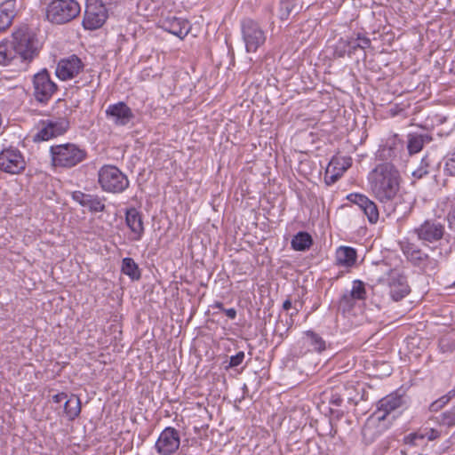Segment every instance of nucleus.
Here are the masks:
<instances>
[{
  "instance_id": "864d4df0",
  "label": "nucleus",
  "mask_w": 455,
  "mask_h": 455,
  "mask_svg": "<svg viewBox=\"0 0 455 455\" xmlns=\"http://www.w3.org/2000/svg\"><path fill=\"white\" fill-rule=\"evenodd\" d=\"M429 251L434 254L435 252V251L434 249H430L429 248Z\"/></svg>"
},
{
  "instance_id": "1a4fd4ad",
  "label": "nucleus",
  "mask_w": 455,
  "mask_h": 455,
  "mask_svg": "<svg viewBox=\"0 0 455 455\" xmlns=\"http://www.w3.org/2000/svg\"><path fill=\"white\" fill-rule=\"evenodd\" d=\"M33 96L41 105H47L58 90L57 84L52 80L46 68H43L33 76Z\"/></svg>"
},
{
  "instance_id": "7c9ffc66",
  "label": "nucleus",
  "mask_w": 455,
  "mask_h": 455,
  "mask_svg": "<svg viewBox=\"0 0 455 455\" xmlns=\"http://www.w3.org/2000/svg\"><path fill=\"white\" fill-rule=\"evenodd\" d=\"M122 272L132 280H139L140 278L139 267L132 258H124L123 259Z\"/></svg>"
},
{
  "instance_id": "3c124183",
  "label": "nucleus",
  "mask_w": 455,
  "mask_h": 455,
  "mask_svg": "<svg viewBox=\"0 0 455 455\" xmlns=\"http://www.w3.org/2000/svg\"><path fill=\"white\" fill-rule=\"evenodd\" d=\"M212 308H218L220 310H222L224 311V307H223V304L221 302H219V301H216L212 306Z\"/></svg>"
},
{
  "instance_id": "4c0bfd02",
  "label": "nucleus",
  "mask_w": 455,
  "mask_h": 455,
  "mask_svg": "<svg viewBox=\"0 0 455 455\" xmlns=\"http://www.w3.org/2000/svg\"><path fill=\"white\" fill-rule=\"evenodd\" d=\"M339 44L344 48V52H347L348 55L355 53V52L360 49L357 45L356 39L354 37L347 40H340Z\"/></svg>"
},
{
  "instance_id": "9b49d317",
  "label": "nucleus",
  "mask_w": 455,
  "mask_h": 455,
  "mask_svg": "<svg viewBox=\"0 0 455 455\" xmlns=\"http://www.w3.org/2000/svg\"><path fill=\"white\" fill-rule=\"evenodd\" d=\"M27 167L23 153L13 146H9L0 151V171L11 175L22 173Z\"/></svg>"
},
{
  "instance_id": "79ce46f5",
  "label": "nucleus",
  "mask_w": 455,
  "mask_h": 455,
  "mask_svg": "<svg viewBox=\"0 0 455 455\" xmlns=\"http://www.w3.org/2000/svg\"><path fill=\"white\" fill-rule=\"evenodd\" d=\"M90 194H84L81 191H76L73 193L72 197L73 199L77 202L80 205L83 207L85 204V201L88 199Z\"/></svg>"
},
{
  "instance_id": "37998d69",
  "label": "nucleus",
  "mask_w": 455,
  "mask_h": 455,
  "mask_svg": "<svg viewBox=\"0 0 455 455\" xmlns=\"http://www.w3.org/2000/svg\"><path fill=\"white\" fill-rule=\"evenodd\" d=\"M447 220L451 228H455V203L451 205L447 215Z\"/></svg>"
},
{
  "instance_id": "393cba45",
  "label": "nucleus",
  "mask_w": 455,
  "mask_h": 455,
  "mask_svg": "<svg viewBox=\"0 0 455 455\" xmlns=\"http://www.w3.org/2000/svg\"><path fill=\"white\" fill-rule=\"evenodd\" d=\"M403 149V141L397 135H394L387 140L386 144L380 149V156L386 160H392L399 156Z\"/></svg>"
},
{
  "instance_id": "f8f14e48",
  "label": "nucleus",
  "mask_w": 455,
  "mask_h": 455,
  "mask_svg": "<svg viewBox=\"0 0 455 455\" xmlns=\"http://www.w3.org/2000/svg\"><path fill=\"white\" fill-rule=\"evenodd\" d=\"M108 19V10L101 0H87L83 19L84 29L100 28Z\"/></svg>"
},
{
  "instance_id": "6e6552de",
  "label": "nucleus",
  "mask_w": 455,
  "mask_h": 455,
  "mask_svg": "<svg viewBox=\"0 0 455 455\" xmlns=\"http://www.w3.org/2000/svg\"><path fill=\"white\" fill-rule=\"evenodd\" d=\"M241 34L247 52H256L267 40L266 31L251 19L241 21Z\"/></svg>"
},
{
  "instance_id": "49530a36",
  "label": "nucleus",
  "mask_w": 455,
  "mask_h": 455,
  "mask_svg": "<svg viewBox=\"0 0 455 455\" xmlns=\"http://www.w3.org/2000/svg\"><path fill=\"white\" fill-rule=\"evenodd\" d=\"M67 397H68V395L64 392H61V393L52 395V399L54 403H60L64 400H66Z\"/></svg>"
},
{
  "instance_id": "58836bf2",
  "label": "nucleus",
  "mask_w": 455,
  "mask_h": 455,
  "mask_svg": "<svg viewBox=\"0 0 455 455\" xmlns=\"http://www.w3.org/2000/svg\"><path fill=\"white\" fill-rule=\"evenodd\" d=\"M449 403L450 401L446 398V396L443 395L430 403L429 411L432 412H437L441 411Z\"/></svg>"
},
{
  "instance_id": "473e14b6",
  "label": "nucleus",
  "mask_w": 455,
  "mask_h": 455,
  "mask_svg": "<svg viewBox=\"0 0 455 455\" xmlns=\"http://www.w3.org/2000/svg\"><path fill=\"white\" fill-rule=\"evenodd\" d=\"M84 207L92 212H102L105 211V204L99 196L93 195H89Z\"/></svg>"
},
{
  "instance_id": "5701e85b",
  "label": "nucleus",
  "mask_w": 455,
  "mask_h": 455,
  "mask_svg": "<svg viewBox=\"0 0 455 455\" xmlns=\"http://www.w3.org/2000/svg\"><path fill=\"white\" fill-rule=\"evenodd\" d=\"M300 342L307 352L321 353L326 349L325 340L313 331H306Z\"/></svg>"
},
{
  "instance_id": "8fccbe9b",
  "label": "nucleus",
  "mask_w": 455,
  "mask_h": 455,
  "mask_svg": "<svg viewBox=\"0 0 455 455\" xmlns=\"http://www.w3.org/2000/svg\"><path fill=\"white\" fill-rule=\"evenodd\" d=\"M291 307V301L290 299H286L283 303V308L284 310H289L290 308Z\"/></svg>"
},
{
  "instance_id": "4468645a",
  "label": "nucleus",
  "mask_w": 455,
  "mask_h": 455,
  "mask_svg": "<svg viewBox=\"0 0 455 455\" xmlns=\"http://www.w3.org/2000/svg\"><path fill=\"white\" fill-rule=\"evenodd\" d=\"M69 127V122L64 118H53L41 122V127L35 136V140H48L64 134Z\"/></svg>"
},
{
  "instance_id": "20e7f679",
  "label": "nucleus",
  "mask_w": 455,
  "mask_h": 455,
  "mask_svg": "<svg viewBox=\"0 0 455 455\" xmlns=\"http://www.w3.org/2000/svg\"><path fill=\"white\" fill-rule=\"evenodd\" d=\"M12 44L18 58L23 61H31L41 49V44L36 34L27 26L20 27L12 33Z\"/></svg>"
},
{
  "instance_id": "6ab92c4d",
  "label": "nucleus",
  "mask_w": 455,
  "mask_h": 455,
  "mask_svg": "<svg viewBox=\"0 0 455 455\" xmlns=\"http://www.w3.org/2000/svg\"><path fill=\"white\" fill-rule=\"evenodd\" d=\"M348 198L351 202L358 205L370 223L375 224L378 222L379 212L377 204L373 201L362 194H350Z\"/></svg>"
},
{
  "instance_id": "a211bd4d",
  "label": "nucleus",
  "mask_w": 455,
  "mask_h": 455,
  "mask_svg": "<svg viewBox=\"0 0 455 455\" xmlns=\"http://www.w3.org/2000/svg\"><path fill=\"white\" fill-rule=\"evenodd\" d=\"M414 231L419 240L434 243L443 238L444 227L435 220H426Z\"/></svg>"
},
{
  "instance_id": "9d476101",
  "label": "nucleus",
  "mask_w": 455,
  "mask_h": 455,
  "mask_svg": "<svg viewBox=\"0 0 455 455\" xmlns=\"http://www.w3.org/2000/svg\"><path fill=\"white\" fill-rule=\"evenodd\" d=\"M378 282L389 288L390 296L395 301L401 300L410 292L406 277L398 269L389 268L385 271Z\"/></svg>"
},
{
  "instance_id": "f704fd0d",
  "label": "nucleus",
  "mask_w": 455,
  "mask_h": 455,
  "mask_svg": "<svg viewBox=\"0 0 455 455\" xmlns=\"http://www.w3.org/2000/svg\"><path fill=\"white\" fill-rule=\"evenodd\" d=\"M350 297H354L356 300H363L365 299L366 291L364 283L360 280H355L353 282L351 291H347Z\"/></svg>"
},
{
  "instance_id": "09e8293b",
  "label": "nucleus",
  "mask_w": 455,
  "mask_h": 455,
  "mask_svg": "<svg viewBox=\"0 0 455 455\" xmlns=\"http://www.w3.org/2000/svg\"><path fill=\"white\" fill-rule=\"evenodd\" d=\"M446 398L451 401L452 398L455 397V387L450 390L447 394L444 395Z\"/></svg>"
},
{
  "instance_id": "a18cd8bd",
  "label": "nucleus",
  "mask_w": 455,
  "mask_h": 455,
  "mask_svg": "<svg viewBox=\"0 0 455 455\" xmlns=\"http://www.w3.org/2000/svg\"><path fill=\"white\" fill-rule=\"evenodd\" d=\"M427 173V166H419L417 170L413 171L412 175L417 179H421Z\"/></svg>"
},
{
  "instance_id": "39448f33",
  "label": "nucleus",
  "mask_w": 455,
  "mask_h": 455,
  "mask_svg": "<svg viewBox=\"0 0 455 455\" xmlns=\"http://www.w3.org/2000/svg\"><path fill=\"white\" fill-rule=\"evenodd\" d=\"M81 5L76 0H52L45 8V18L52 23L62 25L79 16Z\"/></svg>"
},
{
  "instance_id": "ddd939ff",
  "label": "nucleus",
  "mask_w": 455,
  "mask_h": 455,
  "mask_svg": "<svg viewBox=\"0 0 455 455\" xmlns=\"http://www.w3.org/2000/svg\"><path fill=\"white\" fill-rule=\"evenodd\" d=\"M180 445V436L178 430L167 427L160 433L155 449L159 455H172L179 450Z\"/></svg>"
},
{
  "instance_id": "f03ea898",
  "label": "nucleus",
  "mask_w": 455,
  "mask_h": 455,
  "mask_svg": "<svg viewBox=\"0 0 455 455\" xmlns=\"http://www.w3.org/2000/svg\"><path fill=\"white\" fill-rule=\"evenodd\" d=\"M405 405V399L403 395L397 392L392 393L378 403L377 410L367 419L363 428V435L365 439L372 441L377 435L387 427L395 419L392 415L396 410Z\"/></svg>"
},
{
  "instance_id": "bb28decb",
  "label": "nucleus",
  "mask_w": 455,
  "mask_h": 455,
  "mask_svg": "<svg viewBox=\"0 0 455 455\" xmlns=\"http://www.w3.org/2000/svg\"><path fill=\"white\" fill-rule=\"evenodd\" d=\"M431 141L427 134L411 133L408 135L407 148L411 155L419 153L426 143Z\"/></svg>"
},
{
  "instance_id": "c9c22d12",
  "label": "nucleus",
  "mask_w": 455,
  "mask_h": 455,
  "mask_svg": "<svg viewBox=\"0 0 455 455\" xmlns=\"http://www.w3.org/2000/svg\"><path fill=\"white\" fill-rule=\"evenodd\" d=\"M294 9L293 0H282L279 7V18L282 20H286Z\"/></svg>"
},
{
  "instance_id": "c85d7f7f",
  "label": "nucleus",
  "mask_w": 455,
  "mask_h": 455,
  "mask_svg": "<svg viewBox=\"0 0 455 455\" xmlns=\"http://www.w3.org/2000/svg\"><path fill=\"white\" fill-rule=\"evenodd\" d=\"M81 412V401L79 397L72 395L68 399V406L64 408V414L68 420H74Z\"/></svg>"
},
{
  "instance_id": "423d86ee",
  "label": "nucleus",
  "mask_w": 455,
  "mask_h": 455,
  "mask_svg": "<svg viewBox=\"0 0 455 455\" xmlns=\"http://www.w3.org/2000/svg\"><path fill=\"white\" fill-rule=\"evenodd\" d=\"M50 153L55 167L71 168L86 158V151L73 143L53 145Z\"/></svg>"
},
{
  "instance_id": "412c9836",
  "label": "nucleus",
  "mask_w": 455,
  "mask_h": 455,
  "mask_svg": "<svg viewBox=\"0 0 455 455\" xmlns=\"http://www.w3.org/2000/svg\"><path fill=\"white\" fill-rule=\"evenodd\" d=\"M162 28L169 33L184 38L190 30L189 22L183 18L170 16L162 20Z\"/></svg>"
},
{
  "instance_id": "2eb2a0df",
  "label": "nucleus",
  "mask_w": 455,
  "mask_h": 455,
  "mask_svg": "<svg viewBox=\"0 0 455 455\" xmlns=\"http://www.w3.org/2000/svg\"><path fill=\"white\" fill-rule=\"evenodd\" d=\"M105 114L107 119L116 126H126L135 117L132 108L124 101L108 105Z\"/></svg>"
},
{
  "instance_id": "0eeeda50",
  "label": "nucleus",
  "mask_w": 455,
  "mask_h": 455,
  "mask_svg": "<svg viewBox=\"0 0 455 455\" xmlns=\"http://www.w3.org/2000/svg\"><path fill=\"white\" fill-rule=\"evenodd\" d=\"M100 188L108 193H122L129 187L127 176L115 165H104L98 172Z\"/></svg>"
},
{
  "instance_id": "c756f323",
  "label": "nucleus",
  "mask_w": 455,
  "mask_h": 455,
  "mask_svg": "<svg viewBox=\"0 0 455 455\" xmlns=\"http://www.w3.org/2000/svg\"><path fill=\"white\" fill-rule=\"evenodd\" d=\"M312 237L307 232H299L291 240V247L295 251H306L312 244Z\"/></svg>"
},
{
  "instance_id": "c03bdc74",
  "label": "nucleus",
  "mask_w": 455,
  "mask_h": 455,
  "mask_svg": "<svg viewBox=\"0 0 455 455\" xmlns=\"http://www.w3.org/2000/svg\"><path fill=\"white\" fill-rule=\"evenodd\" d=\"M343 402V397L338 393H332L330 398V403L335 406H340Z\"/></svg>"
},
{
  "instance_id": "ea45409f",
  "label": "nucleus",
  "mask_w": 455,
  "mask_h": 455,
  "mask_svg": "<svg viewBox=\"0 0 455 455\" xmlns=\"http://www.w3.org/2000/svg\"><path fill=\"white\" fill-rule=\"evenodd\" d=\"M244 352L240 351L236 355H232L229 361V367L234 368L240 365L244 359Z\"/></svg>"
},
{
  "instance_id": "a19ab883",
  "label": "nucleus",
  "mask_w": 455,
  "mask_h": 455,
  "mask_svg": "<svg viewBox=\"0 0 455 455\" xmlns=\"http://www.w3.org/2000/svg\"><path fill=\"white\" fill-rule=\"evenodd\" d=\"M355 39L357 41V45L361 50H365L371 46V40L361 34H357Z\"/></svg>"
},
{
  "instance_id": "e433bc0d",
  "label": "nucleus",
  "mask_w": 455,
  "mask_h": 455,
  "mask_svg": "<svg viewBox=\"0 0 455 455\" xmlns=\"http://www.w3.org/2000/svg\"><path fill=\"white\" fill-rule=\"evenodd\" d=\"M355 301L356 299L354 297H350L349 293L346 291L339 299V307L343 312H349L354 307Z\"/></svg>"
},
{
  "instance_id": "b1692460",
  "label": "nucleus",
  "mask_w": 455,
  "mask_h": 455,
  "mask_svg": "<svg viewBox=\"0 0 455 455\" xmlns=\"http://www.w3.org/2000/svg\"><path fill=\"white\" fill-rule=\"evenodd\" d=\"M357 259L356 250L349 246H339L336 250V264L340 267H351Z\"/></svg>"
},
{
  "instance_id": "7ed1b4c3",
  "label": "nucleus",
  "mask_w": 455,
  "mask_h": 455,
  "mask_svg": "<svg viewBox=\"0 0 455 455\" xmlns=\"http://www.w3.org/2000/svg\"><path fill=\"white\" fill-rule=\"evenodd\" d=\"M399 247L407 261L421 272L431 274L436 271L438 259L419 248L415 243L404 238L399 242Z\"/></svg>"
},
{
  "instance_id": "a878e982",
  "label": "nucleus",
  "mask_w": 455,
  "mask_h": 455,
  "mask_svg": "<svg viewBox=\"0 0 455 455\" xmlns=\"http://www.w3.org/2000/svg\"><path fill=\"white\" fill-rule=\"evenodd\" d=\"M15 1L7 0L0 4V31L5 30L15 16Z\"/></svg>"
},
{
  "instance_id": "cd10ccee",
  "label": "nucleus",
  "mask_w": 455,
  "mask_h": 455,
  "mask_svg": "<svg viewBox=\"0 0 455 455\" xmlns=\"http://www.w3.org/2000/svg\"><path fill=\"white\" fill-rule=\"evenodd\" d=\"M18 58L14 45L12 41L0 43V65L8 66Z\"/></svg>"
},
{
  "instance_id": "603ef678",
  "label": "nucleus",
  "mask_w": 455,
  "mask_h": 455,
  "mask_svg": "<svg viewBox=\"0 0 455 455\" xmlns=\"http://www.w3.org/2000/svg\"><path fill=\"white\" fill-rule=\"evenodd\" d=\"M68 398H69V397H67V398H66V400H64V401H63V402H64L63 409H64V408H67V406H68Z\"/></svg>"
},
{
  "instance_id": "aec40b11",
  "label": "nucleus",
  "mask_w": 455,
  "mask_h": 455,
  "mask_svg": "<svg viewBox=\"0 0 455 455\" xmlns=\"http://www.w3.org/2000/svg\"><path fill=\"white\" fill-rule=\"evenodd\" d=\"M125 223L131 230V240L140 241L144 235V225L140 212L134 207L125 211Z\"/></svg>"
},
{
  "instance_id": "f3484780",
  "label": "nucleus",
  "mask_w": 455,
  "mask_h": 455,
  "mask_svg": "<svg viewBox=\"0 0 455 455\" xmlns=\"http://www.w3.org/2000/svg\"><path fill=\"white\" fill-rule=\"evenodd\" d=\"M84 69L82 60L76 55L61 59L56 67L55 74L62 81L73 79Z\"/></svg>"
},
{
  "instance_id": "2f4dec72",
  "label": "nucleus",
  "mask_w": 455,
  "mask_h": 455,
  "mask_svg": "<svg viewBox=\"0 0 455 455\" xmlns=\"http://www.w3.org/2000/svg\"><path fill=\"white\" fill-rule=\"evenodd\" d=\"M433 419L435 420V423L440 427H452L455 425V407L451 408L450 410L441 413L439 416L434 417Z\"/></svg>"
},
{
  "instance_id": "de8ad7c7",
  "label": "nucleus",
  "mask_w": 455,
  "mask_h": 455,
  "mask_svg": "<svg viewBox=\"0 0 455 455\" xmlns=\"http://www.w3.org/2000/svg\"><path fill=\"white\" fill-rule=\"evenodd\" d=\"M224 312L229 319H235L236 317V310L235 308H225Z\"/></svg>"
},
{
  "instance_id": "dca6fc26",
  "label": "nucleus",
  "mask_w": 455,
  "mask_h": 455,
  "mask_svg": "<svg viewBox=\"0 0 455 455\" xmlns=\"http://www.w3.org/2000/svg\"><path fill=\"white\" fill-rule=\"evenodd\" d=\"M431 422L435 423V420L431 418L417 432L405 435L403 438L404 443L411 446H416L419 444V442H422L425 439L427 441H434L441 437L443 434L442 429L432 426Z\"/></svg>"
},
{
  "instance_id": "f257e3e1",
  "label": "nucleus",
  "mask_w": 455,
  "mask_h": 455,
  "mask_svg": "<svg viewBox=\"0 0 455 455\" xmlns=\"http://www.w3.org/2000/svg\"><path fill=\"white\" fill-rule=\"evenodd\" d=\"M371 195L384 206L392 204L400 188V174L394 164H377L367 176Z\"/></svg>"
},
{
  "instance_id": "72a5a7b5",
  "label": "nucleus",
  "mask_w": 455,
  "mask_h": 455,
  "mask_svg": "<svg viewBox=\"0 0 455 455\" xmlns=\"http://www.w3.org/2000/svg\"><path fill=\"white\" fill-rule=\"evenodd\" d=\"M443 162L444 173L449 176H455V148L446 154Z\"/></svg>"
},
{
  "instance_id": "4be33fe9",
  "label": "nucleus",
  "mask_w": 455,
  "mask_h": 455,
  "mask_svg": "<svg viewBox=\"0 0 455 455\" xmlns=\"http://www.w3.org/2000/svg\"><path fill=\"white\" fill-rule=\"evenodd\" d=\"M350 166V158L332 159L326 170V183L328 185L335 183Z\"/></svg>"
}]
</instances>
